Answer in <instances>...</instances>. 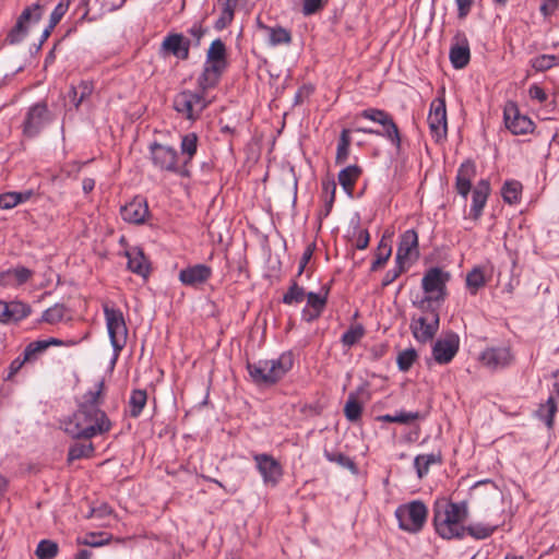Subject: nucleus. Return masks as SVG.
Here are the masks:
<instances>
[{
	"instance_id": "f257e3e1",
	"label": "nucleus",
	"mask_w": 559,
	"mask_h": 559,
	"mask_svg": "<svg viewBox=\"0 0 559 559\" xmlns=\"http://www.w3.org/2000/svg\"><path fill=\"white\" fill-rule=\"evenodd\" d=\"M104 382L98 381L87 391L79 403L78 409L61 423L67 435L74 439L90 440L111 429V421L100 409Z\"/></svg>"
},
{
	"instance_id": "f03ea898",
	"label": "nucleus",
	"mask_w": 559,
	"mask_h": 559,
	"mask_svg": "<svg viewBox=\"0 0 559 559\" xmlns=\"http://www.w3.org/2000/svg\"><path fill=\"white\" fill-rule=\"evenodd\" d=\"M467 516L468 509L465 502L438 503L433 514L436 532L444 539L462 538L466 534L464 523Z\"/></svg>"
},
{
	"instance_id": "7ed1b4c3",
	"label": "nucleus",
	"mask_w": 559,
	"mask_h": 559,
	"mask_svg": "<svg viewBox=\"0 0 559 559\" xmlns=\"http://www.w3.org/2000/svg\"><path fill=\"white\" fill-rule=\"evenodd\" d=\"M448 272L440 267L429 269L421 278L423 296L413 300L418 310L440 309L447 296Z\"/></svg>"
},
{
	"instance_id": "20e7f679",
	"label": "nucleus",
	"mask_w": 559,
	"mask_h": 559,
	"mask_svg": "<svg viewBox=\"0 0 559 559\" xmlns=\"http://www.w3.org/2000/svg\"><path fill=\"white\" fill-rule=\"evenodd\" d=\"M293 367L290 354H282L277 359L259 360L248 364L247 368L253 382L259 385H272L281 380Z\"/></svg>"
},
{
	"instance_id": "39448f33",
	"label": "nucleus",
	"mask_w": 559,
	"mask_h": 559,
	"mask_svg": "<svg viewBox=\"0 0 559 559\" xmlns=\"http://www.w3.org/2000/svg\"><path fill=\"white\" fill-rule=\"evenodd\" d=\"M103 310L110 344L116 355H118L126 346L128 340V328L123 313L109 302L103 305Z\"/></svg>"
},
{
	"instance_id": "423d86ee",
	"label": "nucleus",
	"mask_w": 559,
	"mask_h": 559,
	"mask_svg": "<svg viewBox=\"0 0 559 559\" xmlns=\"http://www.w3.org/2000/svg\"><path fill=\"white\" fill-rule=\"evenodd\" d=\"M211 103L212 99L203 93L185 90L175 96L174 108L188 120L195 121Z\"/></svg>"
},
{
	"instance_id": "0eeeda50",
	"label": "nucleus",
	"mask_w": 559,
	"mask_h": 559,
	"mask_svg": "<svg viewBox=\"0 0 559 559\" xmlns=\"http://www.w3.org/2000/svg\"><path fill=\"white\" fill-rule=\"evenodd\" d=\"M428 510L424 502L414 500L395 510L399 527L408 533H418L427 520Z\"/></svg>"
},
{
	"instance_id": "6e6552de",
	"label": "nucleus",
	"mask_w": 559,
	"mask_h": 559,
	"mask_svg": "<svg viewBox=\"0 0 559 559\" xmlns=\"http://www.w3.org/2000/svg\"><path fill=\"white\" fill-rule=\"evenodd\" d=\"M421 314L413 317L411 331L413 336L420 343H427L433 338L439 329V309L419 310Z\"/></svg>"
},
{
	"instance_id": "1a4fd4ad",
	"label": "nucleus",
	"mask_w": 559,
	"mask_h": 559,
	"mask_svg": "<svg viewBox=\"0 0 559 559\" xmlns=\"http://www.w3.org/2000/svg\"><path fill=\"white\" fill-rule=\"evenodd\" d=\"M151 157L153 164L160 170L186 174L185 165H179L177 151L169 146L159 143H153L150 146Z\"/></svg>"
},
{
	"instance_id": "9d476101",
	"label": "nucleus",
	"mask_w": 559,
	"mask_h": 559,
	"mask_svg": "<svg viewBox=\"0 0 559 559\" xmlns=\"http://www.w3.org/2000/svg\"><path fill=\"white\" fill-rule=\"evenodd\" d=\"M360 117L379 123L382 130L378 135L386 138L396 148L401 146L400 131L390 114L381 109L368 108L360 112Z\"/></svg>"
},
{
	"instance_id": "9b49d317",
	"label": "nucleus",
	"mask_w": 559,
	"mask_h": 559,
	"mask_svg": "<svg viewBox=\"0 0 559 559\" xmlns=\"http://www.w3.org/2000/svg\"><path fill=\"white\" fill-rule=\"evenodd\" d=\"M253 461L263 484L266 487H276L284 475L282 464L274 456L266 453L253 454Z\"/></svg>"
},
{
	"instance_id": "f8f14e48",
	"label": "nucleus",
	"mask_w": 559,
	"mask_h": 559,
	"mask_svg": "<svg viewBox=\"0 0 559 559\" xmlns=\"http://www.w3.org/2000/svg\"><path fill=\"white\" fill-rule=\"evenodd\" d=\"M430 134L436 142L445 140L448 133L447 108L443 98H436L430 104L428 114Z\"/></svg>"
},
{
	"instance_id": "ddd939ff",
	"label": "nucleus",
	"mask_w": 559,
	"mask_h": 559,
	"mask_svg": "<svg viewBox=\"0 0 559 559\" xmlns=\"http://www.w3.org/2000/svg\"><path fill=\"white\" fill-rule=\"evenodd\" d=\"M51 120L47 105L37 103L29 107L23 122V133L25 136L34 138Z\"/></svg>"
},
{
	"instance_id": "4468645a",
	"label": "nucleus",
	"mask_w": 559,
	"mask_h": 559,
	"mask_svg": "<svg viewBox=\"0 0 559 559\" xmlns=\"http://www.w3.org/2000/svg\"><path fill=\"white\" fill-rule=\"evenodd\" d=\"M503 118L507 129L515 135L528 134L534 130L533 121L527 116L522 115L513 102L506 105Z\"/></svg>"
},
{
	"instance_id": "2eb2a0df",
	"label": "nucleus",
	"mask_w": 559,
	"mask_h": 559,
	"mask_svg": "<svg viewBox=\"0 0 559 559\" xmlns=\"http://www.w3.org/2000/svg\"><path fill=\"white\" fill-rule=\"evenodd\" d=\"M43 14V7L39 3H35L23 10L15 26L9 33V40L11 44L21 41L28 32L31 23H37Z\"/></svg>"
},
{
	"instance_id": "dca6fc26",
	"label": "nucleus",
	"mask_w": 559,
	"mask_h": 559,
	"mask_svg": "<svg viewBox=\"0 0 559 559\" xmlns=\"http://www.w3.org/2000/svg\"><path fill=\"white\" fill-rule=\"evenodd\" d=\"M481 364L489 370L496 371L509 367L514 356L507 346L488 347L479 356Z\"/></svg>"
},
{
	"instance_id": "f3484780",
	"label": "nucleus",
	"mask_w": 559,
	"mask_h": 559,
	"mask_svg": "<svg viewBox=\"0 0 559 559\" xmlns=\"http://www.w3.org/2000/svg\"><path fill=\"white\" fill-rule=\"evenodd\" d=\"M460 346L459 336L454 333L438 340L432 347L435 360L440 364H449L456 355Z\"/></svg>"
},
{
	"instance_id": "a211bd4d",
	"label": "nucleus",
	"mask_w": 559,
	"mask_h": 559,
	"mask_svg": "<svg viewBox=\"0 0 559 559\" xmlns=\"http://www.w3.org/2000/svg\"><path fill=\"white\" fill-rule=\"evenodd\" d=\"M418 254V235L414 229H407L401 235L395 260L400 264H406L412 258H417Z\"/></svg>"
},
{
	"instance_id": "6ab92c4d",
	"label": "nucleus",
	"mask_w": 559,
	"mask_h": 559,
	"mask_svg": "<svg viewBox=\"0 0 559 559\" xmlns=\"http://www.w3.org/2000/svg\"><path fill=\"white\" fill-rule=\"evenodd\" d=\"M124 222L131 224H143L148 216V205L144 198L135 197L120 210Z\"/></svg>"
},
{
	"instance_id": "aec40b11",
	"label": "nucleus",
	"mask_w": 559,
	"mask_h": 559,
	"mask_svg": "<svg viewBox=\"0 0 559 559\" xmlns=\"http://www.w3.org/2000/svg\"><path fill=\"white\" fill-rule=\"evenodd\" d=\"M329 296V288L322 287L319 293L307 294V305L302 310V318L311 322L318 319L323 312Z\"/></svg>"
},
{
	"instance_id": "412c9836",
	"label": "nucleus",
	"mask_w": 559,
	"mask_h": 559,
	"mask_svg": "<svg viewBox=\"0 0 559 559\" xmlns=\"http://www.w3.org/2000/svg\"><path fill=\"white\" fill-rule=\"evenodd\" d=\"M212 275V270L205 264H195L183 269L179 273V280L187 286H197L205 283Z\"/></svg>"
},
{
	"instance_id": "4be33fe9",
	"label": "nucleus",
	"mask_w": 559,
	"mask_h": 559,
	"mask_svg": "<svg viewBox=\"0 0 559 559\" xmlns=\"http://www.w3.org/2000/svg\"><path fill=\"white\" fill-rule=\"evenodd\" d=\"M476 176V166L473 162L467 160L464 162L456 174V191L460 195H462L465 200L471 191L472 181Z\"/></svg>"
},
{
	"instance_id": "5701e85b",
	"label": "nucleus",
	"mask_w": 559,
	"mask_h": 559,
	"mask_svg": "<svg viewBox=\"0 0 559 559\" xmlns=\"http://www.w3.org/2000/svg\"><path fill=\"white\" fill-rule=\"evenodd\" d=\"M491 270L487 266H475L466 274V288L471 295H476L478 290L490 281Z\"/></svg>"
},
{
	"instance_id": "b1692460",
	"label": "nucleus",
	"mask_w": 559,
	"mask_h": 559,
	"mask_svg": "<svg viewBox=\"0 0 559 559\" xmlns=\"http://www.w3.org/2000/svg\"><path fill=\"white\" fill-rule=\"evenodd\" d=\"M490 193V185L486 179L478 181L473 190L471 216L474 219H478L483 213V209L486 205L488 195Z\"/></svg>"
},
{
	"instance_id": "393cba45",
	"label": "nucleus",
	"mask_w": 559,
	"mask_h": 559,
	"mask_svg": "<svg viewBox=\"0 0 559 559\" xmlns=\"http://www.w3.org/2000/svg\"><path fill=\"white\" fill-rule=\"evenodd\" d=\"M258 31L267 39L271 46L289 44L292 41L290 33L284 27H270L257 19Z\"/></svg>"
},
{
	"instance_id": "a878e982",
	"label": "nucleus",
	"mask_w": 559,
	"mask_h": 559,
	"mask_svg": "<svg viewBox=\"0 0 559 559\" xmlns=\"http://www.w3.org/2000/svg\"><path fill=\"white\" fill-rule=\"evenodd\" d=\"M33 275V272L24 266L9 269L0 273V285L4 287L20 286L26 283Z\"/></svg>"
},
{
	"instance_id": "bb28decb",
	"label": "nucleus",
	"mask_w": 559,
	"mask_h": 559,
	"mask_svg": "<svg viewBox=\"0 0 559 559\" xmlns=\"http://www.w3.org/2000/svg\"><path fill=\"white\" fill-rule=\"evenodd\" d=\"M246 1L247 0H217L221 14L215 22V28L219 31L226 28L234 20L237 8Z\"/></svg>"
},
{
	"instance_id": "cd10ccee",
	"label": "nucleus",
	"mask_w": 559,
	"mask_h": 559,
	"mask_svg": "<svg viewBox=\"0 0 559 559\" xmlns=\"http://www.w3.org/2000/svg\"><path fill=\"white\" fill-rule=\"evenodd\" d=\"M471 52L468 41L465 37L460 39L450 49V60L455 69H463L469 62Z\"/></svg>"
},
{
	"instance_id": "c85d7f7f",
	"label": "nucleus",
	"mask_w": 559,
	"mask_h": 559,
	"mask_svg": "<svg viewBox=\"0 0 559 559\" xmlns=\"http://www.w3.org/2000/svg\"><path fill=\"white\" fill-rule=\"evenodd\" d=\"M441 462L442 456L439 452L417 455L414 460L417 476L423 478L428 474L431 465L441 464Z\"/></svg>"
},
{
	"instance_id": "c756f323",
	"label": "nucleus",
	"mask_w": 559,
	"mask_h": 559,
	"mask_svg": "<svg viewBox=\"0 0 559 559\" xmlns=\"http://www.w3.org/2000/svg\"><path fill=\"white\" fill-rule=\"evenodd\" d=\"M361 173V168L357 165L347 166L338 173V182L346 192L352 193Z\"/></svg>"
},
{
	"instance_id": "7c9ffc66",
	"label": "nucleus",
	"mask_w": 559,
	"mask_h": 559,
	"mask_svg": "<svg viewBox=\"0 0 559 559\" xmlns=\"http://www.w3.org/2000/svg\"><path fill=\"white\" fill-rule=\"evenodd\" d=\"M127 257L128 267L130 271L139 275H146V273L148 272V266L146 259L141 250L132 249L127 252Z\"/></svg>"
},
{
	"instance_id": "2f4dec72",
	"label": "nucleus",
	"mask_w": 559,
	"mask_h": 559,
	"mask_svg": "<svg viewBox=\"0 0 559 559\" xmlns=\"http://www.w3.org/2000/svg\"><path fill=\"white\" fill-rule=\"evenodd\" d=\"M163 48L179 58H187L189 53L181 35H170L166 37L163 41Z\"/></svg>"
},
{
	"instance_id": "473e14b6",
	"label": "nucleus",
	"mask_w": 559,
	"mask_h": 559,
	"mask_svg": "<svg viewBox=\"0 0 559 559\" xmlns=\"http://www.w3.org/2000/svg\"><path fill=\"white\" fill-rule=\"evenodd\" d=\"M8 323L19 322L31 314V307L22 301L8 302Z\"/></svg>"
},
{
	"instance_id": "72a5a7b5",
	"label": "nucleus",
	"mask_w": 559,
	"mask_h": 559,
	"mask_svg": "<svg viewBox=\"0 0 559 559\" xmlns=\"http://www.w3.org/2000/svg\"><path fill=\"white\" fill-rule=\"evenodd\" d=\"M32 191L7 192L0 195V209L10 210L27 201L32 197Z\"/></svg>"
},
{
	"instance_id": "f704fd0d",
	"label": "nucleus",
	"mask_w": 559,
	"mask_h": 559,
	"mask_svg": "<svg viewBox=\"0 0 559 559\" xmlns=\"http://www.w3.org/2000/svg\"><path fill=\"white\" fill-rule=\"evenodd\" d=\"M558 406L555 396H549L545 404H542L537 411L538 417L545 421L548 428L554 425V417L557 413Z\"/></svg>"
},
{
	"instance_id": "c9c22d12",
	"label": "nucleus",
	"mask_w": 559,
	"mask_h": 559,
	"mask_svg": "<svg viewBox=\"0 0 559 559\" xmlns=\"http://www.w3.org/2000/svg\"><path fill=\"white\" fill-rule=\"evenodd\" d=\"M181 154L185 158V165L189 163L197 153L198 136L195 133H188L181 138Z\"/></svg>"
},
{
	"instance_id": "e433bc0d",
	"label": "nucleus",
	"mask_w": 559,
	"mask_h": 559,
	"mask_svg": "<svg viewBox=\"0 0 559 559\" xmlns=\"http://www.w3.org/2000/svg\"><path fill=\"white\" fill-rule=\"evenodd\" d=\"M93 92V85L88 82H81L78 86H72L69 92V98L74 104L75 107H79L80 104L88 98Z\"/></svg>"
},
{
	"instance_id": "4c0bfd02",
	"label": "nucleus",
	"mask_w": 559,
	"mask_h": 559,
	"mask_svg": "<svg viewBox=\"0 0 559 559\" xmlns=\"http://www.w3.org/2000/svg\"><path fill=\"white\" fill-rule=\"evenodd\" d=\"M502 198L509 204H515L521 199L522 185L519 181H507L502 187Z\"/></svg>"
},
{
	"instance_id": "58836bf2",
	"label": "nucleus",
	"mask_w": 559,
	"mask_h": 559,
	"mask_svg": "<svg viewBox=\"0 0 559 559\" xmlns=\"http://www.w3.org/2000/svg\"><path fill=\"white\" fill-rule=\"evenodd\" d=\"M147 394L144 390H133L129 400L130 415L138 417L146 405Z\"/></svg>"
},
{
	"instance_id": "ea45409f",
	"label": "nucleus",
	"mask_w": 559,
	"mask_h": 559,
	"mask_svg": "<svg viewBox=\"0 0 559 559\" xmlns=\"http://www.w3.org/2000/svg\"><path fill=\"white\" fill-rule=\"evenodd\" d=\"M350 136L349 131L344 129L337 143L335 163L338 165L344 164L349 156Z\"/></svg>"
},
{
	"instance_id": "a19ab883",
	"label": "nucleus",
	"mask_w": 559,
	"mask_h": 559,
	"mask_svg": "<svg viewBox=\"0 0 559 559\" xmlns=\"http://www.w3.org/2000/svg\"><path fill=\"white\" fill-rule=\"evenodd\" d=\"M391 245L389 243L388 240L382 238L377 248L376 259L371 264V271H377L378 269L382 267L391 257Z\"/></svg>"
},
{
	"instance_id": "79ce46f5",
	"label": "nucleus",
	"mask_w": 559,
	"mask_h": 559,
	"mask_svg": "<svg viewBox=\"0 0 559 559\" xmlns=\"http://www.w3.org/2000/svg\"><path fill=\"white\" fill-rule=\"evenodd\" d=\"M362 413V406L355 393H350L344 406V415L349 421H357Z\"/></svg>"
},
{
	"instance_id": "37998d69",
	"label": "nucleus",
	"mask_w": 559,
	"mask_h": 559,
	"mask_svg": "<svg viewBox=\"0 0 559 559\" xmlns=\"http://www.w3.org/2000/svg\"><path fill=\"white\" fill-rule=\"evenodd\" d=\"M419 418L418 412H399L395 415H381L377 418L378 421L382 423H397V424H409Z\"/></svg>"
},
{
	"instance_id": "c03bdc74",
	"label": "nucleus",
	"mask_w": 559,
	"mask_h": 559,
	"mask_svg": "<svg viewBox=\"0 0 559 559\" xmlns=\"http://www.w3.org/2000/svg\"><path fill=\"white\" fill-rule=\"evenodd\" d=\"M93 452L94 445L92 442L74 443L69 448L68 461L72 462L83 457H90Z\"/></svg>"
},
{
	"instance_id": "a18cd8bd",
	"label": "nucleus",
	"mask_w": 559,
	"mask_h": 559,
	"mask_svg": "<svg viewBox=\"0 0 559 559\" xmlns=\"http://www.w3.org/2000/svg\"><path fill=\"white\" fill-rule=\"evenodd\" d=\"M324 456L329 462L335 463L344 468L349 469L353 473H357V466L355 462L347 455L341 452H330L325 450Z\"/></svg>"
},
{
	"instance_id": "49530a36",
	"label": "nucleus",
	"mask_w": 559,
	"mask_h": 559,
	"mask_svg": "<svg viewBox=\"0 0 559 559\" xmlns=\"http://www.w3.org/2000/svg\"><path fill=\"white\" fill-rule=\"evenodd\" d=\"M58 544L50 539H43L36 548V556L38 559H52L58 554Z\"/></svg>"
},
{
	"instance_id": "de8ad7c7",
	"label": "nucleus",
	"mask_w": 559,
	"mask_h": 559,
	"mask_svg": "<svg viewBox=\"0 0 559 559\" xmlns=\"http://www.w3.org/2000/svg\"><path fill=\"white\" fill-rule=\"evenodd\" d=\"M559 63V58L554 55H540L531 60V66L538 72L551 69Z\"/></svg>"
},
{
	"instance_id": "09e8293b",
	"label": "nucleus",
	"mask_w": 559,
	"mask_h": 559,
	"mask_svg": "<svg viewBox=\"0 0 559 559\" xmlns=\"http://www.w3.org/2000/svg\"><path fill=\"white\" fill-rule=\"evenodd\" d=\"M497 525L475 523L465 527L466 533L476 539H485L493 534Z\"/></svg>"
},
{
	"instance_id": "8fccbe9b",
	"label": "nucleus",
	"mask_w": 559,
	"mask_h": 559,
	"mask_svg": "<svg viewBox=\"0 0 559 559\" xmlns=\"http://www.w3.org/2000/svg\"><path fill=\"white\" fill-rule=\"evenodd\" d=\"M418 355L414 348H407L399 353L396 364L401 371L406 372L411 369L413 364L417 360Z\"/></svg>"
},
{
	"instance_id": "3c124183",
	"label": "nucleus",
	"mask_w": 559,
	"mask_h": 559,
	"mask_svg": "<svg viewBox=\"0 0 559 559\" xmlns=\"http://www.w3.org/2000/svg\"><path fill=\"white\" fill-rule=\"evenodd\" d=\"M305 289L296 282H293L286 294L283 296V302L286 305L300 304L306 298Z\"/></svg>"
},
{
	"instance_id": "603ef678",
	"label": "nucleus",
	"mask_w": 559,
	"mask_h": 559,
	"mask_svg": "<svg viewBox=\"0 0 559 559\" xmlns=\"http://www.w3.org/2000/svg\"><path fill=\"white\" fill-rule=\"evenodd\" d=\"M218 75L203 70L202 74L198 79V91L206 95V91L214 87L218 83Z\"/></svg>"
},
{
	"instance_id": "864d4df0",
	"label": "nucleus",
	"mask_w": 559,
	"mask_h": 559,
	"mask_svg": "<svg viewBox=\"0 0 559 559\" xmlns=\"http://www.w3.org/2000/svg\"><path fill=\"white\" fill-rule=\"evenodd\" d=\"M365 330L360 324L350 326L342 336V343L346 346L355 345L364 336Z\"/></svg>"
},
{
	"instance_id": "5fc2aeb1",
	"label": "nucleus",
	"mask_w": 559,
	"mask_h": 559,
	"mask_svg": "<svg viewBox=\"0 0 559 559\" xmlns=\"http://www.w3.org/2000/svg\"><path fill=\"white\" fill-rule=\"evenodd\" d=\"M64 317V307L61 305H55L44 311L41 320L49 324H56L60 322Z\"/></svg>"
},
{
	"instance_id": "6e6d98bb",
	"label": "nucleus",
	"mask_w": 559,
	"mask_h": 559,
	"mask_svg": "<svg viewBox=\"0 0 559 559\" xmlns=\"http://www.w3.org/2000/svg\"><path fill=\"white\" fill-rule=\"evenodd\" d=\"M207 59L226 61V47L225 44L221 39H215L210 45L206 55Z\"/></svg>"
},
{
	"instance_id": "4d7b16f0",
	"label": "nucleus",
	"mask_w": 559,
	"mask_h": 559,
	"mask_svg": "<svg viewBox=\"0 0 559 559\" xmlns=\"http://www.w3.org/2000/svg\"><path fill=\"white\" fill-rule=\"evenodd\" d=\"M70 1L69 0H61L52 11L50 15V28H55L56 25L60 22V20L63 17L66 12L69 9Z\"/></svg>"
},
{
	"instance_id": "13d9d810",
	"label": "nucleus",
	"mask_w": 559,
	"mask_h": 559,
	"mask_svg": "<svg viewBox=\"0 0 559 559\" xmlns=\"http://www.w3.org/2000/svg\"><path fill=\"white\" fill-rule=\"evenodd\" d=\"M47 349V344H44V341H35L29 343L25 349L24 355L25 359L33 360L35 359L39 354L45 352Z\"/></svg>"
},
{
	"instance_id": "bf43d9fd",
	"label": "nucleus",
	"mask_w": 559,
	"mask_h": 559,
	"mask_svg": "<svg viewBox=\"0 0 559 559\" xmlns=\"http://www.w3.org/2000/svg\"><path fill=\"white\" fill-rule=\"evenodd\" d=\"M404 271L405 264H400L399 262L395 261V265L385 273L382 280V286L385 287L392 284Z\"/></svg>"
},
{
	"instance_id": "052dcab7",
	"label": "nucleus",
	"mask_w": 559,
	"mask_h": 559,
	"mask_svg": "<svg viewBox=\"0 0 559 559\" xmlns=\"http://www.w3.org/2000/svg\"><path fill=\"white\" fill-rule=\"evenodd\" d=\"M370 235L367 229H357L354 234V245L358 250H364L368 247Z\"/></svg>"
},
{
	"instance_id": "680f3d73",
	"label": "nucleus",
	"mask_w": 559,
	"mask_h": 559,
	"mask_svg": "<svg viewBox=\"0 0 559 559\" xmlns=\"http://www.w3.org/2000/svg\"><path fill=\"white\" fill-rule=\"evenodd\" d=\"M227 61L207 59L204 64V70L214 73L221 78L222 73L226 69Z\"/></svg>"
},
{
	"instance_id": "e2e57ef3",
	"label": "nucleus",
	"mask_w": 559,
	"mask_h": 559,
	"mask_svg": "<svg viewBox=\"0 0 559 559\" xmlns=\"http://www.w3.org/2000/svg\"><path fill=\"white\" fill-rule=\"evenodd\" d=\"M323 7V0H304L302 1V13L305 15H311L318 12Z\"/></svg>"
},
{
	"instance_id": "0e129e2a",
	"label": "nucleus",
	"mask_w": 559,
	"mask_h": 559,
	"mask_svg": "<svg viewBox=\"0 0 559 559\" xmlns=\"http://www.w3.org/2000/svg\"><path fill=\"white\" fill-rule=\"evenodd\" d=\"M528 95L532 99H535L540 104L545 103L548 98L546 92L537 84H533L530 86Z\"/></svg>"
},
{
	"instance_id": "69168bd1",
	"label": "nucleus",
	"mask_w": 559,
	"mask_h": 559,
	"mask_svg": "<svg viewBox=\"0 0 559 559\" xmlns=\"http://www.w3.org/2000/svg\"><path fill=\"white\" fill-rule=\"evenodd\" d=\"M313 254V245H309L307 246V248L305 249L302 255H301V259L299 261V266H298V276L301 275V273L305 271L308 262L310 261L311 257Z\"/></svg>"
},
{
	"instance_id": "338daca9",
	"label": "nucleus",
	"mask_w": 559,
	"mask_h": 559,
	"mask_svg": "<svg viewBox=\"0 0 559 559\" xmlns=\"http://www.w3.org/2000/svg\"><path fill=\"white\" fill-rule=\"evenodd\" d=\"M559 0H542L540 12L544 16L551 15L558 8Z\"/></svg>"
},
{
	"instance_id": "774afa93",
	"label": "nucleus",
	"mask_w": 559,
	"mask_h": 559,
	"mask_svg": "<svg viewBox=\"0 0 559 559\" xmlns=\"http://www.w3.org/2000/svg\"><path fill=\"white\" fill-rule=\"evenodd\" d=\"M29 361L28 359H25V355L23 354V357L15 358L9 367V374L8 378H12L15 373L19 372V370L23 367V365Z\"/></svg>"
}]
</instances>
